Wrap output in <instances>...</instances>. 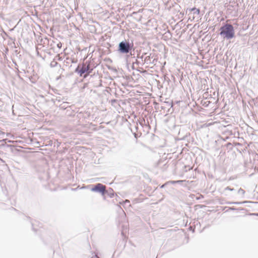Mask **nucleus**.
Wrapping results in <instances>:
<instances>
[{
  "instance_id": "f03ea898",
  "label": "nucleus",
  "mask_w": 258,
  "mask_h": 258,
  "mask_svg": "<svg viewBox=\"0 0 258 258\" xmlns=\"http://www.w3.org/2000/svg\"><path fill=\"white\" fill-rule=\"evenodd\" d=\"M134 50V43L128 41L124 40L119 43L117 51L120 54H128L131 50Z\"/></svg>"
},
{
  "instance_id": "dca6fc26",
  "label": "nucleus",
  "mask_w": 258,
  "mask_h": 258,
  "mask_svg": "<svg viewBox=\"0 0 258 258\" xmlns=\"http://www.w3.org/2000/svg\"><path fill=\"white\" fill-rule=\"evenodd\" d=\"M3 105V101L0 99V106H2Z\"/></svg>"
},
{
  "instance_id": "a211bd4d",
  "label": "nucleus",
  "mask_w": 258,
  "mask_h": 258,
  "mask_svg": "<svg viewBox=\"0 0 258 258\" xmlns=\"http://www.w3.org/2000/svg\"><path fill=\"white\" fill-rule=\"evenodd\" d=\"M92 258H99V257L97 255H95L94 256H93Z\"/></svg>"
},
{
  "instance_id": "ddd939ff",
  "label": "nucleus",
  "mask_w": 258,
  "mask_h": 258,
  "mask_svg": "<svg viewBox=\"0 0 258 258\" xmlns=\"http://www.w3.org/2000/svg\"><path fill=\"white\" fill-rule=\"evenodd\" d=\"M126 203H130V201L127 200H126L124 202H123L124 204H125Z\"/></svg>"
},
{
  "instance_id": "412c9836",
  "label": "nucleus",
  "mask_w": 258,
  "mask_h": 258,
  "mask_svg": "<svg viewBox=\"0 0 258 258\" xmlns=\"http://www.w3.org/2000/svg\"><path fill=\"white\" fill-rule=\"evenodd\" d=\"M231 209L233 210H235V208H231Z\"/></svg>"
},
{
  "instance_id": "1a4fd4ad",
  "label": "nucleus",
  "mask_w": 258,
  "mask_h": 258,
  "mask_svg": "<svg viewBox=\"0 0 258 258\" xmlns=\"http://www.w3.org/2000/svg\"><path fill=\"white\" fill-rule=\"evenodd\" d=\"M57 64L58 63L56 61L53 60L50 63V67L52 68H54L56 67L57 65Z\"/></svg>"
},
{
  "instance_id": "6e6552de",
  "label": "nucleus",
  "mask_w": 258,
  "mask_h": 258,
  "mask_svg": "<svg viewBox=\"0 0 258 258\" xmlns=\"http://www.w3.org/2000/svg\"><path fill=\"white\" fill-rule=\"evenodd\" d=\"M185 181V180H172V181H170L169 182L171 183V184H175V183H181V182H183Z\"/></svg>"
},
{
  "instance_id": "9d476101",
  "label": "nucleus",
  "mask_w": 258,
  "mask_h": 258,
  "mask_svg": "<svg viewBox=\"0 0 258 258\" xmlns=\"http://www.w3.org/2000/svg\"><path fill=\"white\" fill-rule=\"evenodd\" d=\"M238 193L239 194L244 195V194H245V191L243 189L240 188L238 189Z\"/></svg>"
},
{
  "instance_id": "6ab92c4d",
  "label": "nucleus",
  "mask_w": 258,
  "mask_h": 258,
  "mask_svg": "<svg viewBox=\"0 0 258 258\" xmlns=\"http://www.w3.org/2000/svg\"><path fill=\"white\" fill-rule=\"evenodd\" d=\"M136 63H137V64H139V63H141V62H140V60H136Z\"/></svg>"
},
{
  "instance_id": "9b49d317",
  "label": "nucleus",
  "mask_w": 258,
  "mask_h": 258,
  "mask_svg": "<svg viewBox=\"0 0 258 258\" xmlns=\"http://www.w3.org/2000/svg\"><path fill=\"white\" fill-rule=\"evenodd\" d=\"M225 190L233 191L234 190V188H231V187L228 186V187H226Z\"/></svg>"
},
{
  "instance_id": "0eeeda50",
  "label": "nucleus",
  "mask_w": 258,
  "mask_h": 258,
  "mask_svg": "<svg viewBox=\"0 0 258 258\" xmlns=\"http://www.w3.org/2000/svg\"><path fill=\"white\" fill-rule=\"evenodd\" d=\"M147 54V53H144V54H142V55L141 56H138V58L140 59L141 60V63L142 64H144L145 62L144 61V59L145 58V56Z\"/></svg>"
},
{
  "instance_id": "7ed1b4c3",
  "label": "nucleus",
  "mask_w": 258,
  "mask_h": 258,
  "mask_svg": "<svg viewBox=\"0 0 258 258\" xmlns=\"http://www.w3.org/2000/svg\"><path fill=\"white\" fill-rule=\"evenodd\" d=\"M93 69L91 68L90 62L86 61L83 63L82 67L79 64L75 70V72L77 73L80 76H82L83 74L87 73V75L92 73Z\"/></svg>"
},
{
  "instance_id": "f8f14e48",
  "label": "nucleus",
  "mask_w": 258,
  "mask_h": 258,
  "mask_svg": "<svg viewBox=\"0 0 258 258\" xmlns=\"http://www.w3.org/2000/svg\"><path fill=\"white\" fill-rule=\"evenodd\" d=\"M61 46H62V44H61L60 42L58 43L57 44V47H58V48H60L61 47Z\"/></svg>"
},
{
  "instance_id": "aec40b11",
  "label": "nucleus",
  "mask_w": 258,
  "mask_h": 258,
  "mask_svg": "<svg viewBox=\"0 0 258 258\" xmlns=\"http://www.w3.org/2000/svg\"><path fill=\"white\" fill-rule=\"evenodd\" d=\"M113 196V194H112L111 195H110V197H112V196Z\"/></svg>"
},
{
  "instance_id": "f3484780",
  "label": "nucleus",
  "mask_w": 258,
  "mask_h": 258,
  "mask_svg": "<svg viewBox=\"0 0 258 258\" xmlns=\"http://www.w3.org/2000/svg\"><path fill=\"white\" fill-rule=\"evenodd\" d=\"M241 203L239 202H234V203H231V204H240Z\"/></svg>"
},
{
  "instance_id": "4468645a",
  "label": "nucleus",
  "mask_w": 258,
  "mask_h": 258,
  "mask_svg": "<svg viewBox=\"0 0 258 258\" xmlns=\"http://www.w3.org/2000/svg\"><path fill=\"white\" fill-rule=\"evenodd\" d=\"M167 183H168V182H167V183H165V184H164L162 185L161 186V187H161V188H163V187H164L165 186V185H166Z\"/></svg>"
},
{
  "instance_id": "423d86ee",
  "label": "nucleus",
  "mask_w": 258,
  "mask_h": 258,
  "mask_svg": "<svg viewBox=\"0 0 258 258\" xmlns=\"http://www.w3.org/2000/svg\"><path fill=\"white\" fill-rule=\"evenodd\" d=\"M191 11L194 12V14L199 15L200 14V10L199 9H197L196 8H193L190 9Z\"/></svg>"
},
{
  "instance_id": "39448f33",
  "label": "nucleus",
  "mask_w": 258,
  "mask_h": 258,
  "mask_svg": "<svg viewBox=\"0 0 258 258\" xmlns=\"http://www.w3.org/2000/svg\"><path fill=\"white\" fill-rule=\"evenodd\" d=\"M152 58L153 56H152L151 54H150L149 55L145 56L144 61L145 63L147 64L153 63L154 62L152 60Z\"/></svg>"
},
{
  "instance_id": "20e7f679",
  "label": "nucleus",
  "mask_w": 258,
  "mask_h": 258,
  "mask_svg": "<svg viewBox=\"0 0 258 258\" xmlns=\"http://www.w3.org/2000/svg\"><path fill=\"white\" fill-rule=\"evenodd\" d=\"M91 191L99 192L102 196H104L107 192L106 190L105 185L100 183L96 184L93 187H92L91 188Z\"/></svg>"
},
{
  "instance_id": "2eb2a0df",
  "label": "nucleus",
  "mask_w": 258,
  "mask_h": 258,
  "mask_svg": "<svg viewBox=\"0 0 258 258\" xmlns=\"http://www.w3.org/2000/svg\"><path fill=\"white\" fill-rule=\"evenodd\" d=\"M134 51L133 50H131V52H129L128 53L130 54V55H134V53H132V52Z\"/></svg>"
},
{
  "instance_id": "f257e3e1",
  "label": "nucleus",
  "mask_w": 258,
  "mask_h": 258,
  "mask_svg": "<svg viewBox=\"0 0 258 258\" xmlns=\"http://www.w3.org/2000/svg\"><path fill=\"white\" fill-rule=\"evenodd\" d=\"M220 35L227 39H232L234 36V28L231 24H225L220 28Z\"/></svg>"
}]
</instances>
